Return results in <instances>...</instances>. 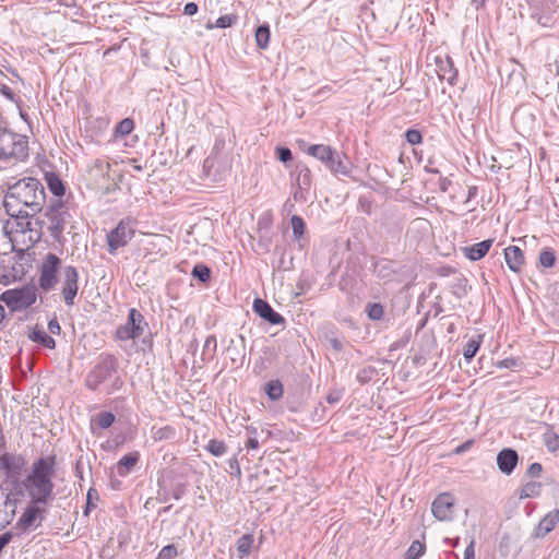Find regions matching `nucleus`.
I'll use <instances>...</instances> for the list:
<instances>
[{"mask_svg":"<svg viewBox=\"0 0 559 559\" xmlns=\"http://www.w3.org/2000/svg\"><path fill=\"white\" fill-rule=\"evenodd\" d=\"M501 364L504 368H513L518 365L516 360L513 358L504 359Z\"/></svg>","mask_w":559,"mask_h":559,"instance_id":"59","label":"nucleus"},{"mask_svg":"<svg viewBox=\"0 0 559 559\" xmlns=\"http://www.w3.org/2000/svg\"><path fill=\"white\" fill-rule=\"evenodd\" d=\"M537 484L530 483L522 488L521 498H530L536 493Z\"/></svg>","mask_w":559,"mask_h":559,"instance_id":"45","label":"nucleus"},{"mask_svg":"<svg viewBox=\"0 0 559 559\" xmlns=\"http://www.w3.org/2000/svg\"><path fill=\"white\" fill-rule=\"evenodd\" d=\"M39 503L31 502L24 512L22 513L21 518L16 522L15 528L21 532H27L32 530L33 527H36L40 524L44 516L43 513L45 510L40 507H38Z\"/></svg>","mask_w":559,"mask_h":559,"instance_id":"11","label":"nucleus"},{"mask_svg":"<svg viewBox=\"0 0 559 559\" xmlns=\"http://www.w3.org/2000/svg\"><path fill=\"white\" fill-rule=\"evenodd\" d=\"M5 318V311L2 305H0V324L3 322Z\"/></svg>","mask_w":559,"mask_h":559,"instance_id":"64","label":"nucleus"},{"mask_svg":"<svg viewBox=\"0 0 559 559\" xmlns=\"http://www.w3.org/2000/svg\"><path fill=\"white\" fill-rule=\"evenodd\" d=\"M405 138H406V141L412 145H417V144L421 143V141H423V135H421L420 131H418L416 129L407 130L405 132Z\"/></svg>","mask_w":559,"mask_h":559,"instance_id":"44","label":"nucleus"},{"mask_svg":"<svg viewBox=\"0 0 559 559\" xmlns=\"http://www.w3.org/2000/svg\"><path fill=\"white\" fill-rule=\"evenodd\" d=\"M464 559H475V539L472 538L464 551Z\"/></svg>","mask_w":559,"mask_h":559,"instance_id":"49","label":"nucleus"},{"mask_svg":"<svg viewBox=\"0 0 559 559\" xmlns=\"http://www.w3.org/2000/svg\"><path fill=\"white\" fill-rule=\"evenodd\" d=\"M119 361L110 354H102L96 365L87 373L85 385L91 391H97L100 385H105L106 394H111L120 390L123 385L121 377L118 374Z\"/></svg>","mask_w":559,"mask_h":559,"instance_id":"3","label":"nucleus"},{"mask_svg":"<svg viewBox=\"0 0 559 559\" xmlns=\"http://www.w3.org/2000/svg\"><path fill=\"white\" fill-rule=\"evenodd\" d=\"M341 396L340 392H332L326 396V401L329 404H335L341 400Z\"/></svg>","mask_w":559,"mask_h":559,"instance_id":"56","label":"nucleus"},{"mask_svg":"<svg viewBox=\"0 0 559 559\" xmlns=\"http://www.w3.org/2000/svg\"><path fill=\"white\" fill-rule=\"evenodd\" d=\"M246 448L248 450H255L259 448V440L253 437V436H250L246 442Z\"/></svg>","mask_w":559,"mask_h":559,"instance_id":"55","label":"nucleus"},{"mask_svg":"<svg viewBox=\"0 0 559 559\" xmlns=\"http://www.w3.org/2000/svg\"><path fill=\"white\" fill-rule=\"evenodd\" d=\"M543 438L545 445L550 452H556L559 450V435H557L554 430H547Z\"/></svg>","mask_w":559,"mask_h":559,"instance_id":"33","label":"nucleus"},{"mask_svg":"<svg viewBox=\"0 0 559 559\" xmlns=\"http://www.w3.org/2000/svg\"><path fill=\"white\" fill-rule=\"evenodd\" d=\"M95 500H98V493L95 489L93 488H90V490L87 491V509L90 507L92 508H95L96 506L93 503V501Z\"/></svg>","mask_w":559,"mask_h":559,"instance_id":"52","label":"nucleus"},{"mask_svg":"<svg viewBox=\"0 0 559 559\" xmlns=\"http://www.w3.org/2000/svg\"><path fill=\"white\" fill-rule=\"evenodd\" d=\"M236 21H237V16L235 14L222 15L216 20L214 25L207 24L206 28L212 29L213 27H217V28L230 27L236 23Z\"/></svg>","mask_w":559,"mask_h":559,"instance_id":"36","label":"nucleus"},{"mask_svg":"<svg viewBox=\"0 0 559 559\" xmlns=\"http://www.w3.org/2000/svg\"><path fill=\"white\" fill-rule=\"evenodd\" d=\"M493 239H486L462 249L464 255L471 261L483 259L491 248Z\"/></svg>","mask_w":559,"mask_h":559,"instance_id":"19","label":"nucleus"},{"mask_svg":"<svg viewBox=\"0 0 559 559\" xmlns=\"http://www.w3.org/2000/svg\"><path fill=\"white\" fill-rule=\"evenodd\" d=\"M426 546L419 540H414L406 551L405 559H418L425 554Z\"/></svg>","mask_w":559,"mask_h":559,"instance_id":"34","label":"nucleus"},{"mask_svg":"<svg viewBox=\"0 0 559 559\" xmlns=\"http://www.w3.org/2000/svg\"><path fill=\"white\" fill-rule=\"evenodd\" d=\"M295 239L299 240L305 234V222L300 216L294 215L290 219Z\"/></svg>","mask_w":559,"mask_h":559,"instance_id":"40","label":"nucleus"},{"mask_svg":"<svg viewBox=\"0 0 559 559\" xmlns=\"http://www.w3.org/2000/svg\"><path fill=\"white\" fill-rule=\"evenodd\" d=\"M453 497L448 492H443L432 501L431 512L439 521H450L453 516Z\"/></svg>","mask_w":559,"mask_h":559,"instance_id":"13","label":"nucleus"},{"mask_svg":"<svg viewBox=\"0 0 559 559\" xmlns=\"http://www.w3.org/2000/svg\"><path fill=\"white\" fill-rule=\"evenodd\" d=\"M229 467H230L233 471H235V473H236V475H237V476H240V474H241V469H240V466H239V463H238L237 459H235V457H234V459H230V460H229Z\"/></svg>","mask_w":559,"mask_h":559,"instance_id":"57","label":"nucleus"},{"mask_svg":"<svg viewBox=\"0 0 559 559\" xmlns=\"http://www.w3.org/2000/svg\"><path fill=\"white\" fill-rule=\"evenodd\" d=\"M373 274L383 281H392L395 274V263L389 259H379L373 263Z\"/></svg>","mask_w":559,"mask_h":559,"instance_id":"21","label":"nucleus"},{"mask_svg":"<svg viewBox=\"0 0 559 559\" xmlns=\"http://www.w3.org/2000/svg\"><path fill=\"white\" fill-rule=\"evenodd\" d=\"M277 157L281 162L287 163L292 160L293 154L288 147H278L277 148Z\"/></svg>","mask_w":559,"mask_h":559,"instance_id":"46","label":"nucleus"},{"mask_svg":"<svg viewBox=\"0 0 559 559\" xmlns=\"http://www.w3.org/2000/svg\"><path fill=\"white\" fill-rule=\"evenodd\" d=\"M198 12V4L194 2H188L183 8V13L186 15L192 16Z\"/></svg>","mask_w":559,"mask_h":559,"instance_id":"51","label":"nucleus"},{"mask_svg":"<svg viewBox=\"0 0 559 559\" xmlns=\"http://www.w3.org/2000/svg\"><path fill=\"white\" fill-rule=\"evenodd\" d=\"M178 555V551H177V548L175 545H167V546H164L159 554H158V558L159 559H174L176 558Z\"/></svg>","mask_w":559,"mask_h":559,"instance_id":"43","label":"nucleus"},{"mask_svg":"<svg viewBox=\"0 0 559 559\" xmlns=\"http://www.w3.org/2000/svg\"><path fill=\"white\" fill-rule=\"evenodd\" d=\"M449 183H450V181L447 178H442L440 180V189L442 191H447Z\"/></svg>","mask_w":559,"mask_h":559,"instance_id":"60","label":"nucleus"},{"mask_svg":"<svg viewBox=\"0 0 559 559\" xmlns=\"http://www.w3.org/2000/svg\"><path fill=\"white\" fill-rule=\"evenodd\" d=\"M186 493V485L182 483L176 484L171 489V496L174 499L179 500Z\"/></svg>","mask_w":559,"mask_h":559,"instance_id":"47","label":"nucleus"},{"mask_svg":"<svg viewBox=\"0 0 559 559\" xmlns=\"http://www.w3.org/2000/svg\"><path fill=\"white\" fill-rule=\"evenodd\" d=\"M519 462V454L515 450L507 448L501 450L497 455V465L501 473L506 475L512 474Z\"/></svg>","mask_w":559,"mask_h":559,"instance_id":"16","label":"nucleus"},{"mask_svg":"<svg viewBox=\"0 0 559 559\" xmlns=\"http://www.w3.org/2000/svg\"><path fill=\"white\" fill-rule=\"evenodd\" d=\"M504 259L509 269L515 273L522 270L524 253L518 246H510L504 249Z\"/></svg>","mask_w":559,"mask_h":559,"instance_id":"20","label":"nucleus"},{"mask_svg":"<svg viewBox=\"0 0 559 559\" xmlns=\"http://www.w3.org/2000/svg\"><path fill=\"white\" fill-rule=\"evenodd\" d=\"M307 153L326 165L328 162L333 157L334 150L328 145L316 144L309 146Z\"/></svg>","mask_w":559,"mask_h":559,"instance_id":"23","label":"nucleus"},{"mask_svg":"<svg viewBox=\"0 0 559 559\" xmlns=\"http://www.w3.org/2000/svg\"><path fill=\"white\" fill-rule=\"evenodd\" d=\"M134 129V122L130 118L122 119L115 129V133L119 135H128Z\"/></svg>","mask_w":559,"mask_h":559,"instance_id":"41","label":"nucleus"},{"mask_svg":"<svg viewBox=\"0 0 559 559\" xmlns=\"http://www.w3.org/2000/svg\"><path fill=\"white\" fill-rule=\"evenodd\" d=\"M48 330L51 334L59 335L61 332V326L56 318L49 320Z\"/></svg>","mask_w":559,"mask_h":559,"instance_id":"50","label":"nucleus"},{"mask_svg":"<svg viewBox=\"0 0 559 559\" xmlns=\"http://www.w3.org/2000/svg\"><path fill=\"white\" fill-rule=\"evenodd\" d=\"M444 542H445V543H450V544H451V546H453V547H456V546L459 545L460 538H459V537H456L455 539H449V538H445V540H444Z\"/></svg>","mask_w":559,"mask_h":559,"instance_id":"63","label":"nucleus"},{"mask_svg":"<svg viewBox=\"0 0 559 559\" xmlns=\"http://www.w3.org/2000/svg\"><path fill=\"white\" fill-rule=\"evenodd\" d=\"M253 542L254 539L251 534H245L237 540V551L239 558L249 556Z\"/></svg>","mask_w":559,"mask_h":559,"instance_id":"29","label":"nucleus"},{"mask_svg":"<svg viewBox=\"0 0 559 559\" xmlns=\"http://www.w3.org/2000/svg\"><path fill=\"white\" fill-rule=\"evenodd\" d=\"M94 421L100 429H107L114 424L115 415L110 412H102L95 416Z\"/></svg>","mask_w":559,"mask_h":559,"instance_id":"35","label":"nucleus"},{"mask_svg":"<svg viewBox=\"0 0 559 559\" xmlns=\"http://www.w3.org/2000/svg\"><path fill=\"white\" fill-rule=\"evenodd\" d=\"M437 74L440 80L447 81L450 85H454L457 79V70L450 57L437 59Z\"/></svg>","mask_w":559,"mask_h":559,"instance_id":"17","label":"nucleus"},{"mask_svg":"<svg viewBox=\"0 0 559 559\" xmlns=\"http://www.w3.org/2000/svg\"><path fill=\"white\" fill-rule=\"evenodd\" d=\"M135 234V221L131 217L122 218L116 228L107 235L109 253L114 254L119 248L124 247Z\"/></svg>","mask_w":559,"mask_h":559,"instance_id":"7","label":"nucleus"},{"mask_svg":"<svg viewBox=\"0 0 559 559\" xmlns=\"http://www.w3.org/2000/svg\"><path fill=\"white\" fill-rule=\"evenodd\" d=\"M483 335L478 334L467 342L463 350V356L467 361H471L475 357L480 347V344L483 343Z\"/></svg>","mask_w":559,"mask_h":559,"instance_id":"27","label":"nucleus"},{"mask_svg":"<svg viewBox=\"0 0 559 559\" xmlns=\"http://www.w3.org/2000/svg\"><path fill=\"white\" fill-rule=\"evenodd\" d=\"M270 26L267 24L260 25L255 31V43L260 49H266L270 44Z\"/></svg>","mask_w":559,"mask_h":559,"instance_id":"28","label":"nucleus"},{"mask_svg":"<svg viewBox=\"0 0 559 559\" xmlns=\"http://www.w3.org/2000/svg\"><path fill=\"white\" fill-rule=\"evenodd\" d=\"M61 260L55 253H48L39 267L38 285L44 292L52 290L58 283Z\"/></svg>","mask_w":559,"mask_h":559,"instance_id":"9","label":"nucleus"},{"mask_svg":"<svg viewBox=\"0 0 559 559\" xmlns=\"http://www.w3.org/2000/svg\"><path fill=\"white\" fill-rule=\"evenodd\" d=\"M265 393L272 401H277L283 395V385L280 380H271L265 384Z\"/></svg>","mask_w":559,"mask_h":559,"instance_id":"31","label":"nucleus"},{"mask_svg":"<svg viewBox=\"0 0 559 559\" xmlns=\"http://www.w3.org/2000/svg\"><path fill=\"white\" fill-rule=\"evenodd\" d=\"M139 459L140 454L136 451L123 455L117 463V473L119 476H127L139 462Z\"/></svg>","mask_w":559,"mask_h":559,"instance_id":"22","label":"nucleus"},{"mask_svg":"<svg viewBox=\"0 0 559 559\" xmlns=\"http://www.w3.org/2000/svg\"><path fill=\"white\" fill-rule=\"evenodd\" d=\"M297 183L301 189H308L311 183V171L307 166H302L298 170Z\"/></svg>","mask_w":559,"mask_h":559,"instance_id":"38","label":"nucleus"},{"mask_svg":"<svg viewBox=\"0 0 559 559\" xmlns=\"http://www.w3.org/2000/svg\"><path fill=\"white\" fill-rule=\"evenodd\" d=\"M63 281L61 284V294L67 306H73L79 292V272L72 265L63 267Z\"/></svg>","mask_w":559,"mask_h":559,"instance_id":"10","label":"nucleus"},{"mask_svg":"<svg viewBox=\"0 0 559 559\" xmlns=\"http://www.w3.org/2000/svg\"><path fill=\"white\" fill-rule=\"evenodd\" d=\"M56 456L36 460L25 479V487L35 503H47L52 498Z\"/></svg>","mask_w":559,"mask_h":559,"instance_id":"2","label":"nucleus"},{"mask_svg":"<svg viewBox=\"0 0 559 559\" xmlns=\"http://www.w3.org/2000/svg\"><path fill=\"white\" fill-rule=\"evenodd\" d=\"M367 316L370 320L378 321L382 319L384 314L383 306L379 302L369 304L366 307Z\"/></svg>","mask_w":559,"mask_h":559,"instance_id":"37","label":"nucleus"},{"mask_svg":"<svg viewBox=\"0 0 559 559\" xmlns=\"http://www.w3.org/2000/svg\"><path fill=\"white\" fill-rule=\"evenodd\" d=\"M27 138L7 128H0V160H22L27 156Z\"/></svg>","mask_w":559,"mask_h":559,"instance_id":"4","label":"nucleus"},{"mask_svg":"<svg viewBox=\"0 0 559 559\" xmlns=\"http://www.w3.org/2000/svg\"><path fill=\"white\" fill-rule=\"evenodd\" d=\"M253 310L259 317L271 324L276 325L284 322L283 316L276 312L269 302L263 299L257 298L253 301Z\"/></svg>","mask_w":559,"mask_h":559,"instance_id":"15","label":"nucleus"},{"mask_svg":"<svg viewBox=\"0 0 559 559\" xmlns=\"http://www.w3.org/2000/svg\"><path fill=\"white\" fill-rule=\"evenodd\" d=\"M45 221L43 224L47 227L50 235L58 239L63 230L67 217L69 216L68 210L61 200H53L45 210Z\"/></svg>","mask_w":559,"mask_h":559,"instance_id":"6","label":"nucleus"},{"mask_svg":"<svg viewBox=\"0 0 559 559\" xmlns=\"http://www.w3.org/2000/svg\"><path fill=\"white\" fill-rule=\"evenodd\" d=\"M206 450L214 456H223L227 452V447L224 441L211 439L206 445Z\"/></svg>","mask_w":559,"mask_h":559,"instance_id":"32","label":"nucleus"},{"mask_svg":"<svg viewBox=\"0 0 559 559\" xmlns=\"http://www.w3.org/2000/svg\"><path fill=\"white\" fill-rule=\"evenodd\" d=\"M326 166L334 174H348L347 165L342 160L340 154L336 151H334L333 157L328 162Z\"/></svg>","mask_w":559,"mask_h":559,"instance_id":"30","label":"nucleus"},{"mask_svg":"<svg viewBox=\"0 0 559 559\" xmlns=\"http://www.w3.org/2000/svg\"><path fill=\"white\" fill-rule=\"evenodd\" d=\"M46 181L48 189L56 197H62L64 194V186L61 179L53 173L46 175Z\"/></svg>","mask_w":559,"mask_h":559,"instance_id":"25","label":"nucleus"},{"mask_svg":"<svg viewBox=\"0 0 559 559\" xmlns=\"http://www.w3.org/2000/svg\"><path fill=\"white\" fill-rule=\"evenodd\" d=\"M485 3V0H472V4L476 8V9H479L484 5Z\"/></svg>","mask_w":559,"mask_h":559,"instance_id":"62","label":"nucleus"},{"mask_svg":"<svg viewBox=\"0 0 559 559\" xmlns=\"http://www.w3.org/2000/svg\"><path fill=\"white\" fill-rule=\"evenodd\" d=\"M473 441L472 440H468L464 443H462L461 445H459L456 449H455V453L457 454H461L463 452H465L466 450L469 449V447L472 445Z\"/></svg>","mask_w":559,"mask_h":559,"instance_id":"58","label":"nucleus"},{"mask_svg":"<svg viewBox=\"0 0 559 559\" xmlns=\"http://www.w3.org/2000/svg\"><path fill=\"white\" fill-rule=\"evenodd\" d=\"M215 348H216V338L214 335H211L205 340L203 349L204 350H209V349L215 350Z\"/></svg>","mask_w":559,"mask_h":559,"instance_id":"54","label":"nucleus"},{"mask_svg":"<svg viewBox=\"0 0 559 559\" xmlns=\"http://www.w3.org/2000/svg\"><path fill=\"white\" fill-rule=\"evenodd\" d=\"M542 471H543L542 465H540L539 463H536V462H535V463H532V464L528 466V468H527V475H528L530 477H534V478H536V477H539V476H540Z\"/></svg>","mask_w":559,"mask_h":559,"instance_id":"48","label":"nucleus"},{"mask_svg":"<svg viewBox=\"0 0 559 559\" xmlns=\"http://www.w3.org/2000/svg\"><path fill=\"white\" fill-rule=\"evenodd\" d=\"M176 429L169 425L152 429V438L155 441L173 440L176 438Z\"/></svg>","mask_w":559,"mask_h":559,"instance_id":"26","label":"nucleus"},{"mask_svg":"<svg viewBox=\"0 0 559 559\" xmlns=\"http://www.w3.org/2000/svg\"><path fill=\"white\" fill-rule=\"evenodd\" d=\"M45 200V189L39 180L26 177L9 186L3 206L8 215L21 219L19 225L24 229L29 227L28 218L43 210Z\"/></svg>","mask_w":559,"mask_h":559,"instance_id":"1","label":"nucleus"},{"mask_svg":"<svg viewBox=\"0 0 559 559\" xmlns=\"http://www.w3.org/2000/svg\"><path fill=\"white\" fill-rule=\"evenodd\" d=\"M13 493L0 488V530L9 525L16 512V499Z\"/></svg>","mask_w":559,"mask_h":559,"instance_id":"14","label":"nucleus"},{"mask_svg":"<svg viewBox=\"0 0 559 559\" xmlns=\"http://www.w3.org/2000/svg\"><path fill=\"white\" fill-rule=\"evenodd\" d=\"M192 275L197 277L202 283H205L210 280L211 270L205 264H197L192 270Z\"/></svg>","mask_w":559,"mask_h":559,"instance_id":"42","label":"nucleus"},{"mask_svg":"<svg viewBox=\"0 0 559 559\" xmlns=\"http://www.w3.org/2000/svg\"><path fill=\"white\" fill-rule=\"evenodd\" d=\"M37 298V289L34 285H24L20 288L8 289L0 296V300L4 302L12 311H21L35 304Z\"/></svg>","mask_w":559,"mask_h":559,"instance_id":"5","label":"nucleus"},{"mask_svg":"<svg viewBox=\"0 0 559 559\" xmlns=\"http://www.w3.org/2000/svg\"><path fill=\"white\" fill-rule=\"evenodd\" d=\"M26 462L22 455L4 452L0 455V471L4 473L7 478H17Z\"/></svg>","mask_w":559,"mask_h":559,"instance_id":"12","label":"nucleus"},{"mask_svg":"<svg viewBox=\"0 0 559 559\" xmlns=\"http://www.w3.org/2000/svg\"><path fill=\"white\" fill-rule=\"evenodd\" d=\"M29 338L49 349L56 347V341L43 328L35 326L29 334Z\"/></svg>","mask_w":559,"mask_h":559,"instance_id":"24","label":"nucleus"},{"mask_svg":"<svg viewBox=\"0 0 559 559\" xmlns=\"http://www.w3.org/2000/svg\"><path fill=\"white\" fill-rule=\"evenodd\" d=\"M559 522V510L555 509L548 512L538 523L534 531V536L537 538L545 537L550 533Z\"/></svg>","mask_w":559,"mask_h":559,"instance_id":"18","label":"nucleus"},{"mask_svg":"<svg viewBox=\"0 0 559 559\" xmlns=\"http://www.w3.org/2000/svg\"><path fill=\"white\" fill-rule=\"evenodd\" d=\"M539 263L544 267H552L556 263V255L552 249H543L539 254Z\"/></svg>","mask_w":559,"mask_h":559,"instance_id":"39","label":"nucleus"},{"mask_svg":"<svg viewBox=\"0 0 559 559\" xmlns=\"http://www.w3.org/2000/svg\"><path fill=\"white\" fill-rule=\"evenodd\" d=\"M146 328L147 322L143 314L135 308H131L127 323L117 329L116 337L119 341L136 340L143 335Z\"/></svg>","mask_w":559,"mask_h":559,"instance_id":"8","label":"nucleus"},{"mask_svg":"<svg viewBox=\"0 0 559 559\" xmlns=\"http://www.w3.org/2000/svg\"><path fill=\"white\" fill-rule=\"evenodd\" d=\"M332 346L334 349L336 350H341L342 349V343L338 341V340H332Z\"/></svg>","mask_w":559,"mask_h":559,"instance_id":"61","label":"nucleus"},{"mask_svg":"<svg viewBox=\"0 0 559 559\" xmlns=\"http://www.w3.org/2000/svg\"><path fill=\"white\" fill-rule=\"evenodd\" d=\"M0 93L9 100L14 99L13 91L5 84L0 85Z\"/></svg>","mask_w":559,"mask_h":559,"instance_id":"53","label":"nucleus"}]
</instances>
